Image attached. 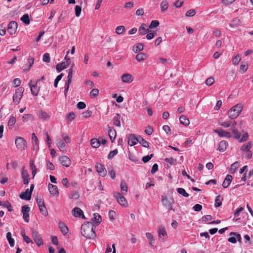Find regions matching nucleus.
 Segmentation results:
<instances>
[{"label":"nucleus","instance_id":"56","mask_svg":"<svg viewBox=\"0 0 253 253\" xmlns=\"http://www.w3.org/2000/svg\"><path fill=\"white\" fill-rule=\"evenodd\" d=\"M61 136H62V138L63 139L64 142L65 143H66L68 144V143H70L71 142L70 138L66 134L63 133L61 134Z\"/></svg>","mask_w":253,"mask_h":253},{"label":"nucleus","instance_id":"49","mask_svg":"<svg viewBox=\"0 0 253 253\" xmlns=\"http://www.w3.org/2000/svg\"><path fill=\"white\" fill-rule=\"evenodd\" d=\"M125 31V28L124 26H119L116 27V32L118 35H122Z\"/></svg>","mask_w":253,"mask_h":253},{"label":"nucleus","instance_id":"54","mask_svg":"<svg viewBox=\"0 0 253 253\" xmlns=\"http://www.w3.org/2000/svg\"><path fill=\"white\" fill-rule=\"evenodd\" d=\"M39 208L40 212L43 215H44L45 216H46L48 215V211H47V209H46L45 205L40 207H39Z\"/></svg>","mask_w":253,"mask_h":253},{"label":"nucleus","instance_id":"50","mask_svg":"<svg viewBox=\"0 0 253 253\" xmlns=\"http://www.w3.org/2000/svg\"><path fill=\"white\" fill-rule=\"evenodd\" d=\"M33 118L32 115L30 114H24L22 116L23 122H28V121L32 120Z\"/></svg>","mask_w":253,"mask_h":253},{"label":"nucleus","instance_id":"61","mask_svg":"<svg viewBox=\"0 0 253 253\" xmlns=\"http://www.w3.org/2000/svg\"><path fill=\"white\" fill-rule=\"evenodd\" d=\"M184 3V0H177L173 3V5L177 8L182 6Z\"/></svg>","mask_w":253,"mask_h":253},{"label":"nucleus","instance_id":"20","mask_svg":"<svg viewBox=\"0 0 253 253\" xmlns=\"http://www.w3.org/2000/svg\"><path fill=\"white\" fill-rule=\"evenodd\" d=\"M37 115L39 119L44 121H47L50 118V115L46 112L43 110H40L38 112Z\"/></svg>","mask_w":253,"mask_h":253},{"label":"nucleus","instance_id":"30","mask_svg":"<svg viewBox=\"0 0 253 253\" xmlns=\"http://www.w3.org/2000/svg\"><path fill=\"white\" fill-rule=\"evenodd\" d=\"M145 235H146V238L148 240L149 245L151 247L153 248L154 247L153 244L155 242V239L154 238L153 235L151 233H149V232H147Z\"/></svg>","mask_w":253,"mask_h":253},{"label":"nucleus","instance_id":"47","mask_svg":"<svg viewBox=\"0 0 253 253\" xmlns=\"http://www.w3.org/2000/svg\"><path fill=\"white\" fill-rule=\"evenodd\" d=\"M177 192L185 197H188L189 195L187 193L184 189L182 188H178L177 189Z\"/></svg>","mask_w":253,"mask_h":253},{"label":"nucleus","instance_id":"42","mask_svg":"<svg viewBox=\"0 0 253 253\" xmlns=\"http://www.w3.org/2000/svg\"><path fill=\"white\" fill-rule=\"evenodd\" d=\"M90 144L92 147L95 148H98L100 146V142L97 138L92 139L90 141Z\"/></svg>","mask_w":253,"mask_h":253},{"label":"nucleus","instance_id":"33","mask_svg":"<svg viewBox=\"0 0 253 253\" xmlns=\"http://www.w3.org/2000/svg\"><path fill=\"white\" fill-rule=\"evenodd\" d=\"M143 49V45L141 43H138L135 44L133 46L132 51L134 53H138L141 51H142Z\"/></svg>","mask_w":253,"mask_h":253},{"label":"nucleus","instance_id":"51","mask_svg":"<svg viewBox=\"0 0 253 253\" xmlns=\"http://www.w3.org/2000/svg\"><path fill=\"white\" fill-rule=\"evenodd\" d=\"M248 69V64H244L242 63L240 65V70L242 74L245 73Z\"/></svg>","mask_w":253,"mask_h":253},{"label":"nucleus","instance_id":"3","mask_svg":"<svg viewBox=\"0 0 253 253\" xmlns=\"http://www.w3.org/2000/svg\"><path fill=\"white\" fill-rule=\"evenodd\" d=\"M113 196L121 206L125 207H127V201L123 194L118 192H115L113 193Z\"/></svg>","mask_w":253,"mask_h":253},{"label":"nucleus","instance_id":"35","mask_svg":"<svg viewBox=\"0 0 253 253\" xmlns=\"http://www.w3.org/2000/svg\"><path fill=\"white\" fill-rule=\"evenodd\" d=\"M138 142L144 147L148 148L149 146V143L146 140L144 139L141 136H138Z\"/></svg>","mask_w":253,"mask_h":253},{"label":"nucleus","instance_id":"64","mask_svg":"<svg viewBox=\"0 0 253 253\" xmlns=\"http://www.w3.org/2000/svg\"><path fill=\"white\" fill-rule=\"evenodd\" d=\"M195 14L196 11L194 9H190L186 12L185 15L187 17H192L194 16Z\"/></svg>","mask_w":253,"mask_h":253},{"label":"nucleus","instance_id":"45","mask_svg":"<svg viewBox=\"0 0 253 253\" xmlns=\"http://www.w3.org/2000/svg\"><path fill=\"white\" fill-rule=\"evenodd\" d=\"M67 68V66L65 65L64 62H62L60 64H58L56 65V69L58 72H61L64 69Z\"/></svg>","mask_w":253,"mask_h":253},{"label":"nucleus","instance_id":"9","mask_svg":"<svg viewBox=\"0 0 253 253\" xmlns=\"http://www.w3.org/2000/svg\"><path fill=\"white\" fill-rule=\"evenodd\" d=\"M162 203L163 205L168 208L171 209L172 206L174 203L173 199L171 197H162Z\"/></svg>","mask_w":253,"mask_h":253},{"label":"nucleus","instance_id":"43","mask_svg":"<svg viewBox=\"0 0 253 253\" xmlns=\"http://www.w3.org/2000/svg\"><path fill=\"white\" fill-rule=\"evenodd\" d=\"M241 58L240 55L237 54V55H236L235 56H234L233 58V59L232 60V64L235 66H237L239 64V63L241 61Z\"/></svg>","mask_w":253,"mask_h":253},{"label":"nucleus","instance_id":"26","mask_svg":"<svg viewBox=\"0 0 253 253\" xmlns=\"http://www.w3.org/2000/svg\"><path fill=\"white\" fill-rule=\"evenodd\" d=\"M108 133L110 140L113 142L116 137V131L113 128L109 127L108 130Z\"/></svg>","mask_w":253,"mask_h":253},{"label":"nucleus","instance_id":"8","mask_svg":"<svg viewBox=\"0 0 253 253\" xmlns=\"http://www.w3.org/2000/svg\"><path fill=\"white\" fill-rule=\"evenodd\" d=\"M158 234L160 241H164L166 240L167 237V233L164 226L161 225L158 227Z\"/></svg>","mask_w":253,"mask_h":253},{"label":"nucleus","instance_id":"13","mask_svg":"<svg viewBox=\"0 0 253 253\" xmlns=\"http://www.w3.org/2000/svg\"><path fill=\"white\" fill-rule=\"evenodd\" d=\"M29 85L30 87L32 93L35 96H37L40 90V87L37 86V81L33 84V82L31 81L29 83Z\"/></svg>","mask_w":253,"mask_h":253},{"label":"nucleus","instance_id":"21","mask_svg":"<svg viewBox=\"0 0 253 253\" xmlns=\"http://www.w3.org/2000/svg\"><path fill=\"white\" fill-rule=\"evenodd\" d=\"M32 143L34 149L38 150L39 149V142L38 137L36 136L34 133L32 134Z\"/></svg>","mask_w":253,"mask_h":253},{"label":"nucleus","instance_id":"23","mask_svg":"<svg viewBox=\"0 0 253 253\" xmlns=\"http://www.w3.org/2000/svg\"><path fill=\"white\" fill-rule=\"evenodd\" d=\"M150 31L149 27H147L146 24H142L139 28V35H144L148 33Z\"/></svg>","mask_w":253,"mask_h":253},{"label":"nucleus","instance_id":"52","mask_svg":"<svg viewBox=\"0 0 253 253\" xmlns=\"http://www.w3.org/2000/svg\"><path fill=\"white\" fill-rule=\"evenodd\" d=\"M28 63L29 64V67L27 68H24L23 70L24 71L27 72L29 70L30 68L32 66V65L34 64V58L30 57L29 58L28 60Z\"/></svg>","mask_w":253,"mask_h":253},{"label":"nucleus","instance_id":"24","mask_svg":"<svg viewBox=\"0 0 253 253\" xmlns=\"http://www.w3.org/2000/svg\"><path fill=\"white\" fill-rule=\"evenodd\" d=\"M56 146L60 151H66V144L61 139H57Z\"/></svg>","mask_w":253,"mask_h":253},{"label":"nucleus","instance_id":"37","mask_svg":"<svg viewBox=\"0 0 253 253\" xmlns=\"http://www.w3.org/2000/svg\"><path fill=\"white\" fill-rule=\"evenodd\" d=\"M147 58V55L143 53V52H140L138 54H137L136 55V60L138 61V62H141L142 61H143L144 60H145Z\"/></svg>","mask_w":253,"mask_h":253},{"label":"nucleus","instance_id":"17","mask_svg":"<svg viewBox=\"0 0 253 253\" xmlns=\"http://www.w3.org/2000/svg\"><path fill=\"white\" fill-rule=\"evenodd\" d=\"M214 131L217 133L220 137L226 138H230L232 137V135L230 132L225 131L223 129H215Z\"/></svg>","mask_w":253,"mask_h":253},{"label":"nucleus","instance_id":"2","mask_svg":"<svg viewBox=\"0 0 253 253\" xmlns=\"http://www.w3.org/2000/svg\"><path fill=\"white\" fill-rule=\"evenodd\" d=\"M243 105L241 103H238L234 105L228 111V117L231 119L236 118L240 114L243 109Z\"/></svg>","mask_w":253,"mask_h":253},{"label":"nucleus","instance_id":"22","mask_svg":"<svg viewBox=\"0 0 253 253\" xmlns=\"http://www.w3.org/2000/svg\"><path fill=\"white\" fill-rule=\"evenodd\" d=\"M32 192L29 190V189L26 190L24 192H22L20 195V197L22 199L29 200L31 198Z\"/></svg>","mask_w":253,"mask_h":253},{"label":"nucleus","instance_id":"32","mask_svg":"<svg viewBox=\"0 0 253 253\" xmlns=\"http://www.w3.org/2000/svg\"><path fill=\"white\" fill-rule=\"evenodd\" d=\"M22 175L23 180V183L25 185H27L29 183V174L28 172L24 170V168L22 169Z\"/></svg>","mask_w":253,"mask_h":253},{"label":"nucleus","instance_id":"58","mask_svg":"<svg viewBox=\"0 0 253 253\" xmlns=\"http://www.w3.org/2000/svg\"><path fill=\"white\" fill-rule=\"evenodd\" d=\"M70 199L77 200L80 197L79 193L77 192H73L69 196Z\"/></svg>","mask_w":253,"mask_h":253},{"label":"nucleus","instance_id":"36","mask_svg":"<svg viewBox=\"0 0 253 253\" xmlns=\"http://www.w3.org/2000/svg\"><path fill=\"white\" fill-rule=\"evenodd\" d=\"M16 118L13 116L10 117L8 122V126L9 129H11L13 128L15 123H16Z\"/></svg>","mask_w":253,"mask_h":253},{"label":"nucleus","instance_id":"6","mask_svg":"<svg viewBox=\"0 0 253 253\" xmlns=\"http://www.w3.org/2000/svg\"><path fill=\"white\" fill-rule=\"evenodd\" d=\"M15 143L17 149L20 151L25 150L27 147L26 141L22 137L16 138Z\"/></svg>","mask_w":253,"mask_h":253},{"label":"nucleus","instance_id":"53","mask_svg":"<svg viewBox=\"0 0 253 253\" xmlns=\"http://www.w3.org/2000/svg\"><path fill=\"white\" fill-rule=\"evenodd\" d=\"M118 150L116 149L110 152L107 157L108 159L109 160L112 159L114 157V156H115L118 154Z\"/></svg>","mask_w":253,"mask_h":253},{"label":"nucleus","instance_id":"34","mask_svg":"<svg viewBox=\"0 0 253 253\" xmlns=\"http://www.w3.org/2000/svg\"><path fill=\"white\" fill-rule=\"evenodd\" d=\"M180 123L185 126H188L190 124V121L184 115H181L179 117Z\"/></svg>","mask_w":253,"mask_h":253},{"label":"nucleus","instance_id":"12","mask_svg":"<svg viewBox=\"0 0 253 253\" xmlns=\"http://www.w3.org/2000/svg\"><path fill=\"white\" fill-rule=\"evenodd\" d=\"M95 169L100 176L104 177L107 174V170L104 166L100 163H96L95 165Z\"/></svg>","mask_w":253,"mask_h":253},{"label":"nucleus","instance_id":"14","mask_svg":"<svg viewBox=\"0 0 253 253\" xmlns=\"http://www.w3.org/2000/svg\"><path fill=\"white\" fill-rule=\"evenodd\" d=\"M231 126L232 128H231V131L234 135V137L237 139H239L240 137V133L239 132L238 129L236 128L235 126L237 124L236 121H230Z\"/></svg>","mask_w":253,"mask_h":253},{"label":"nucleus","instance_id":"7","mask_svg":"<svg viewBox=\"0 0 253 253\" xmlns=\"http://www.w3.org/2000/svg\"><path fill=\"white\" fill-rule=\"evenodd\" d=\"M32 237L38 246L40 247L43 245V240L36 230L32 231Z\"/></svg>","mask_w":253,"mask_h":253},{"label":"nucleus","instance_id":"29","mask_svg":"<svg viewBox=\"0 0 253 253\" xmlns=\"http://www.w3.org/2000/svg\"><path fill=\"white\" fill-rule=\"evenodd\" d=\"M121 191L122 194L126 195L127 192L128 187L125 181H122L120 184Z\"/></svg>","mask_w":253,"mask_h":253},{"label":"nucleus","instance_id":"38","mask_svg":"<svg viewBox=\"0 0 253 253\" xmlns=\"http://www.w3.org/2000/svg\"><path fill=\"white\" fill-rule=\"evenodd\" d=\"M120 116L117 114L113 118V124L114 125L120 127L121 126V122H120Z\"/></svg>","mask_w":253,"mask_h":253},{"label":"nucleus","instance_id":"48","mask_svg":"<svg viewBox=\"0 0 253 253\" xmlns=\"http://www.w3.org/2000/svg\"><path fill=\"white\" fill-rule=\"evenodd\" d=\"M21 20L26 25H28L30 23L29 15L27 14H25L22 16Z\"/></svg>","mask_w":253,"mask_h":253},{"label":"nucleus","instance_id":"5","mask_svg":"<svg viewBox=\"0 0 253 253\" xmlns=\"http://www.w3.org/2000/svg\"><path fill=\"white\" fill-rule=\"evenodd\" d=\"M73 65L72 66L71 68L69 69L68 70V77L67 80L66 81L65 85V95L66 96L67 93L69 90L70 84H71L73 77Z\"/></svg>","mask_w":253,"mask_h":253},{"label":"nucleus","instance_id":"18","mask_svg":"<svg viewBox=\"0 0 253 253\" xmlns=\"http://www.w3.org/2000/svg\"><path fill=\"white\" fill-rule=\"evenodd\" d=\"M48 189L51 195L52 196H58L59 192L57 187L56 185L49 183L48 185Z\"/></svg>","mask_w":253,"mask_h":253},{"label":"nucleus","instance_id":"39","mask_svg":"<svg viewBox=\"0 0 253 253\" xmlns=\"http://www.w3.org/2000/svg\"><path fill=\"white\" fill-rule=\"evenodd\" d=\"M59 227L61 231V232L64 234H66L68 232V228L64 224L63 222H60L59 224Z\"/></svg>","mask_w":253,"mask_h":253},{"label":"nucleus","instance_id":"62","mask_svg":"<svg viewBox=\"0 0 253 253\" xmlns=\"http://www.w3.org/2000/svg\"><path fill=\"white\" fill-rule=\"evenodd\" d=\"M42 60L44 62L49 63L50 61V58L49 53H44L43 55Z\"/></svg>","mask_w":253,"mask_h":253},{"label":"nucleus","instance_id":"57","mask_svg":"<svg viewBox=\"0 0 253 253\" xmlns=\"http://www.w3.org/2000/svg\"><path fill=\"white\" fill-rule=\"evenodd\" d=\"M159 22L158 20H153L151 21L150 25H149V28H155L157 27L159 25Z\"/></svg>","mask_w":253,"mask_h":253},{"label":"nucleus","instance_id":"1","mask_svg":"<svg viewBox=\"0 0 253 253\" xmlns=\"http://www.w3.org/2000/svg\"><path fill=\"white\" fill-rule=\"evenodd\" d=\"M95 227L92 222H87L82 225L81 233L83 236L87 239H93L96 237Z\"/></svg>","mask_w":253,"mask_h":253},{"label":"nucleus","instance_id":"31","mask_svg":"<svg viewBox=\"0 0 253 253\" xmlns=\"http://www.w3.org/2000/svg\"><path fill=\"white\" fill-rule=\"evenodd\" d=\"M228 143L226 141L222 140L219 142L218 144V149L220 152H224L226 149Z\"/></svg>","mask_w":253,"mask_h":253},{"label":"nucleus","instance_id":"41","mask_svg":"<svg viewBox=\"0 0 253 253\" xmlns=\"http://www.w3.org/2000/svg\"><path fill=\"white\" fill-rule=\"evenodd\" d=\"M6 238L8 241L9 245L11 247H13L14 246V240L11 237V234L8 232L6 233Z\"/></svg>","mask_w":253,"mask_h":253},{"label":"nucleus","instance_id":"63","mask_svg":"<svg viewBox=\"0 0 253 253\" xmlns=\"http://www.w3.org/2000/svg\"><path fill=\"white\" fill-rule=\"evenodd\" d=\"M108 174L111 178L114 179L116 176V173L113 168H110L108 169Z\"/></svg>","mask_w":253,"mask_h":253},{"label":"nucleus","instance_id":"59","mask_svg":"<svg viewBox=\"0 0 253 253\" xmlns=\"http://www.w3.org/2000/svg\"><path fill=\"white\" fill-rule=\"evenodd\" d=\"M46 169L50 170H53L55 169V167L53 164L49 162V161H46Z\"/></svg>","mask_w":253,"mask_h":253},{"label":"nucleus","instance_id":"10","mask_svg":"<svg viewBox=\"0 0 253 253\" xmlns=\"http://www.w3.org/2000/svg\"><path fill=\"white\" fill-rule=\"evenodd\" d=\"M127 144L130 146L136 145L138 142V137H136L133 134H130L126 136Z\"/></svg>","mask_w":253,"mask_h":253},{"label":"nucleus","instance_id":"15","mask_svg":"<svg viewBox=\"0 0 253 253\" xmlns=\"http://www.w3.org/2000/svg\"><path fill=\"white\" fill-rule=\"evenodd\" d=\"M122 81L126 84H130L133 81V77L131 74L125 73L121 77Z\"/></svg>","mask_w":253,"mask_h":253},{"label":"nucleus","instance_id":"16","mask_svg":"<svg viewBox=\"0 0 253 253\" xmlns=\"http://www.w3.org/2000/svg\"><path fill=\"white\" fill-rule=\"evenodd\" d=\"M59 161L62 165L65 167H69L71 164V161L66 156H63L60 157Z\"/></svg>","mask_w":253,"mask_h":253},{"label":"nucleus","instance_id":"28","mask_svg":"<svg viewBox=\"0 0 253 253\" xmlns=\"http://www.w3.org/2000/svg\"><path fill=\"white\" fill-rule=\"evenodd\" d=\"M252 143L251 141H249L247 143L244 144L240 150L243 153L251 151L250 149L252 148Z\"/></svg>","mask_w":253,"mask_h":253},{"label":"nucleus","instance_id":"4","mask_svg":"<svg viewBox=\"0 0 253 253\" xmlns=\"http://www.w3.org/2000/svg\"><path fill=\"white\" fill-rule=\"evenodd\" d=\"M24 89L22 87H19L16 89L15 93L13 96V101L15 104L19 103L21 98L23 96Z\"/></svg>","mask_w":253,"mask_h":253},{"label":"nucleus","instance_id":"27","mask_svg":"<svg viewBox=\"0 0 253 253\" xmlns=\"http://www.w3.org/2000/svg\"><path fill=\"white\" fill-rule=\"evenodd\" d=\"M169 3L167 0H163L160 3L161 11L162 13L167 11L169 8Z\"/></svg>","mask_w":253,"mask_h":253},{"label":"nucleus","instance_id":"40","mask_svg":"<svg viewBox=\"0 0 253 253\" xmlns=\"http://www.w3.org/2000/svg\"><path fill=\"white\" fill-rule=\"evenodd\" d=\"M218 123L220 125L225 128H227L231 126L230 121H224L222 119H220Z\"/></svg>","mask_w":253,"mask_h":253},{"label":"nucleus","instance_id":"11","mask_svg":"<svg viewBox=\"0 0 253 253\" xmlns=\"http://www.w3.org/2000/svg\"><path fill=\"white\" fill-rule=\"evenodd\" d=\"M17 22L14 21L10 22L7 28L8 33L11 35L14 34L17 29Z\"/></svg>","mask_w":253,"mask_h":253},{"label":"nucleus","instance_id":"19","mask_svg":"<svg viewBox=\"0 0 253 253\" xmlns=\"http://www.w3.org/2000/svg\"><path fill=\"white\" fill-rule=\"evenodd\" d=\"M72 214L75 217H82L85 218L83 211L79 208L76 207L72 210Z\"/></svg>","mask_w":253,"mask_h":253},{"label":"nucleus","instance_id":"25","mask_svg":"<svg viewBox=\"0 0 253 253\" xmlns=\"http://www.w3.org/2000/svg\"><path fill=\"white\" fill-rule=\"evenodd\" d=\"M232 179L233 177L231 175H226L222 183V187L224 188H227L232 182Z\"/></svg>","mask_w":253,"mask_h":253},{"label":"nucleus","instance_id":"55","mask_svg":"<svg viewBox=\"0 0 253 253\" xmlns=\"http://www.w3.org/2000/svg\"><path fill=\"white\" fill-rule=\"evenodd\" d=\"M93 219L97 224L100 223L101 221V216L97 213H94L93 214Z\"/></svg>","mask_w":253,"mask_h":253},{"label":"nucleus","instance_id":"46","mask_svg":"<svg viewBox=\"0 0 253 253\" xmlns=\"http://www.w3.org/2000/svg\"><path fill=\"white\" fill-rule=\"evenodd\" d=\"M222 205V199L220 195L216 197L215 200L214 206L217 208L221 206Z\"/></svg>","mask_w":253,"mask_h":253},{"label":"nucleus","instance_id":"44","mask_svg":"<svg viewBox=\"0 0 253 253\" xmlns=\"http://www.w3.org/2000/svg\"><path fill=\"white\" fill-rule=\"evenodd\" d=\"M239 166V165L238 162H236L234 163H233V164H232L231 165V167L229 169L230 172L231 173H233L235 172V171L238 168Z\"/></svg>","mask_w":253,"mask_h":253},{"label":"nucleus","instance_id":"60","mask_svg":"<svg viewBox=\"0 0 253 253\" xmlns=\"http://www.w3.org/2000/svg\"><path fill=\"white\" fill-rule=\"evenodd\" d=\"M214 83V79L212 77H210L207 79L206 81V84L208 86H211Z\"/></svg>","mask_w":253,"mask_h":253}]
</instances>
